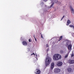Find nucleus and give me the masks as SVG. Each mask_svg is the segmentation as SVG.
I'll return each instance as SVG.
<instances>
[{
	"label": "nucleus",
	"instance_id": "nucleus-2",
	"mask_svg": "<svg viewBox=\"0 0 74 74\" xmlns=\"http://www.w3.org/2000/svg\"><path fill=\"white\" fill-rule=\"evenodd\" d=\"M45 61L46 66H48L50 64L51 62V58L47 57L46 58Z\"/></svg>",
	"mask_w": 74,
	"mask_h": 74
},
{
	"label": "nucleus",
	"instance_id": "nucleus-28",
	"mask_svg": "<svg viewBox=\"0 0 74 74\" xmlns=\"http://www.w3.org/2000/svg\"><path fill=\"white\" fill-rule=\"evenodd\" d=\"M46 47H48V44L46 45Z\"/></svg>",
	"mask_w": 74,
	"mask_h": 74
},
{
	"label": "nucleus",
	"instance_id": "nucleus-23",
	"mask_svg": "<svg viewBox=\"0 0 74 74\" xmlns=\"http://www.w3.org/2000/svg\"><path fill=\"white\" fill-rule=\"evenodd\" d=\"M64 18V16L62 17V18L61 20V21H62V19H63V18Z\"/></svg>",
	"mask_w": 74,
	"mask_h": 74
},
{
	"label": "nucleus",
	"instance_id": "nucleus-31",
	"mask_svg": "<svg viewBox=\"0 0 74 74\" xmlns=\"http://www.w3.org/2000/svg\"><path fill=\"white\" fill-rule=\"evenodd\" d=\"M35 55L36 56V57L37 56V54H35Z\"/></svg>",
	"mask_w": 74,
	"mask_h": 74
},
{
	"label": "nucleus",
	"instance_id": "nucleus-15",
	"mask_svg": "<svg viewBox=\"0 0 74 74\" xmlns=\"http://www.w3.org/2000/svg\"><path fill=\"white\" fill-rule=\"evenodd\" d=\"M69 45V42H68L66 43V47L68 46V45Z\"/></svg>",
	"mask_w": 74,
	"mask_h": 74
},
{
	"label": "nucleus",
	"instance_id": "nucleus-10",
	"mask_svg": "<svg viewBox=\"0 0 74 74\" xmlns=\"http://www.w3.org/2000/svg\"><path fill=\"white\" fill-rule=\"evenodd\" d=\"M69 63L70 64H73V63H74V60H69Z\"/></svg>",
	"mask_w": 74,
	"mask_h": 74
},
{
	"label": "nucleus",
	"instance_id": "nucleus-19",
	"mask_svg": "<svg viewBox=\"0 0 74 74\" xmlns=\"http://www.w3.org/2000/svg\"><path fill=\"white\" fill-rule=\"evenodd\" d=\"M68 57V55H66V56H65V58H67V57Z\"/></svg>",
	"mask_w": 74,
	"mask_h": 74
},
{
	"label": "nucleus",
	"instance_id": "nucleus-25",
	"mask_svg": "<svg viewBox=\"0 0 74 74\" xmlns=\"http://www.w3.org/2000/svg\"><path fill=\"white\" fill-rule=\"evenodd\" d=\"M73 56H74V55H73V54H72V55L71 56V58H73Z\"/></svg>",
	"mask_w": 74,
	"mask_h": 74
},
{
	"label": "nucleus",
	"instance_id": "nucleus-27",
	"mask_svg": "<svg viewBox=\"0 0 74 74\" xmlns=\"http://www.w3.org/2000/svg\"><path fill=\"white\" fill-rule=\"evenodd\" d=\"M30 40H31V39H29V42H31V41H30Z\"/></svg>",
	"mask_w": 74,
	"mask_h": 74
},
{
	"label": "nucleus",
	"instance_id": "nucleus-3",
	"mask_svg": "<svg viewBox=\"0 0 74 74\" xmlns=\"http://www.w3.org/2000/svg\"><path fill=\"white\" fill-rule=\"evenodd\" d=\"M60 70L58 68H56L54 70V72L55 73H59V72H60Z\"/></svg>",
	"mask_w": 74,
	"mask_h": 74
},
{
	"label": "nucleus",
	"instance_id": "nucleus-32",
	"mask_svg": "<svg viewBox=\"0 0 74 74\" xmlns=\"http://www.w3.org/2000/svg\"><path fill=\"white\" fill-rule=\"evenodd\" d=\"M34 37H35V35L34 36Z\"/></svg>",
	"mask_w": 74,
	"mask_h": 74
},
{
	"label": "nucleus",
	"instance_id": "nucleus-20",
	"mask_svg": "<svg viewBox=\"0 0 74 74\" xmlns=\"http://www.w3.org/2000/svg\"><path fill=\"white\" fill-rule=\"evenodd\" d=\"M41 38H43V36H42V34H41Z\"/></svg>",
	"mask_w": 74,
	"mask_h": 74
},
{
	"label": "nucleus",
	"instance_id": "nucleus-21",
	"mask_svg": "<svg viewBox=\"0 0 74 74\" xmlns=\"http://www.w3.org/2000/svg\"><path fill=\"white\" fill-rule=\"evenodd\" d=\"M34 55V56H35V54H34V53H33L32 54H31V55L32 56V55Z\"/></svg>",
	"mask_w": 74,
	"mask_h": 74
},
{
	"label": "nucleus",
	"instance_id": "nucleus-13",
	"mask_svg": "<svg viewBox=\"0 0 74 74\" xmlns=\"http://www.w3.org/2000/svg\"><path fill=\"white\" fill-rule=\"evenodd\" d=\"M55 2L56 4H58V0H56L55 1Z\"/></svg>",
	"mask_w": 74,
	"mask_h": 74
},
{
	"label": "nucleus",
	"instance_id": "nucleus-26",
	"mask_svg": "<svg viewBox=\"0 0 74 74\" xmlns=\"http://www.w3.org/2000/svg\"><path fill=\"white\" fill-rule=\"evenodd\" d=\"M27 50H28V52H29V48H28Z\"/></svg>",
	"mask_w": 74,
	"mask_h": 74
},
{
	"label": "nucleus",
	"instance_id": "nucleus-16",
	"mask_svg": "<svg viewBox=\"0 0 74 74\" xmlns=\"http://www.w3.org/2000/svg\"><path fill=\"white\" fill-rule=\"evenodd\" d=\"M60 53H64V51L63 50H60Z\"/></svg>",
	"mask_w": 74,
	"mask_h": 74
},
{
	"label": "nucleus",
	"instance_id": "nucleus-7",
	"mask_svg": "<svg viewBox=\"0 0 74 74\" xmlns=\"http://www.w3.org/2000/svg\"><path fill=\"white\" fill-rule=\"evenodd\" d=\"M54 63L52 62L51 64V70H52L53 69V67H54Z\"/></svg>",
	"mask_w": 74,
	"mask_h": 74
},
{
	"label": "nucleus",
	"instance_id": "nucleus-22",
	"mask_svg": "<svg viewBox=\"0 0 74 74\" xmlns=\"http://www.w3.org/2000/svg\"><path fill=\"white\" fill-rule=\"evenodd\" d=\"M58 4H61V2H60L58 1Z\"/></svg>",
	"mask_w": 74,
	"mask_h": 74
},
{
	"label": "nucleus",
	"instance_id": "nucleus-14",
	"mask_svg": "<svg viewBox=\"0 0 74 74\" xmlns=\"http://www.w3.org/2000/svg\"><path fill=\"white\" fill-rule=\"evenodd\" d=\"M53 5H54V3H53L49 7V8H51V7H52V6H53Z\"/></svg>",
	"mask_w": 74,
	"mask_h": 74
},
{
	"label": "nucleus",
	"instance_id": "nucleus-12",
	"mask_svg": "<svg viewBox=\"0 0 74 74\" xmlns=\"http://www.w3.org/2000/svg\"><path fill=\"white\" fill-rule=\"evenodd\" d=\"M67 23L66 25L67 26H68L71 23V21L69 20H68L67 21Z\"/></svg>",
	"mask_w": 74,
	"mask_h": 74
},
{
	"label": "nucleus",
	"instance_id": "nucleus-18",
	"mask_svg": "<svg viewBox=\"0 0 74 74\" xmlns=\"http://www.w3.org/2000/svg\"><path fill=\"white\" fill-rule=\"evenodd\" d=\"M62 37H63V36H60V40H62Z\"/></svg>",
	"mask_w": 74,
	"mask_h": 74
},
{
	"label": "nucleus",
	"instance_id": "nucleus-24",
	"mask_svg": "<svg viewBox=\"0 0 74 74\" xmlns=\"http://www.w3.org/2000/svg\"><path fill=\"white\" fill-rule=\"evenodd\" d=\"M35 40L36 41H37V39L36 38L34 37Z\"/></svg>",
	"mask_w": 74,
	"mask_h": 74
},
{
	"label": "nucleus",
	"instance_id": "nucleus-30",
	"mask_svg": "<svg viewBox=\"0 0 74 74\" xmlns=\"http://www.w3.org/2000/svg\"><path fill=\"white\" fill-rule=\"evenodd\" d=\"M49 49H47V50H46V51H47V52H48V50Z\"/></svg>",
	"mask_w": 74,
	"mask_h": 74
},
{
	"label": "nucleus",
	"instance_id": "nucleus-29",
	"mask_svg": "<svg viewBox=\"0 0 74 74\" xmlns=\"http://www.w3.org/2000/svg\"><path fill=\"white\" fill-rule=\"evenodd\" d=\"M44 1H47L48 0H43Z\"/></svg>",
	"mask_w": 74,
	"mask_h": 74
},
{
	"label": "nucleus",
	"instance_id": "nucleus-35",
	"mask_svg": "<svg viewBox=\"0 0 74 74\" xmlns=\"http://www.w3.org/2000/svg\"><path fill=\"white\" fill-rule=\"evenodd\" d=\"M40 34H41V33H40Z\"/></svg>",
	"mask_w": 74,
	"mask_h": 74
},
{
	"label": "nucleus",
	"instance_id": "nucleus-5",
	"mask_svg": "<svg viewBox=\"0 0 74 74\" xmlns=\"http://www.w3.org/2000/svg\"><path fill=\"white\" fill-rule=\"evenodd\" d=\"M67 47L68 50H71L72 49V45L71 44L68 45Z\"/></svg>",
	"mask_w": 74,
	"mask_h": 74
},
{
	"label": "nucleus",
	"instance_id": "nucleus-1",
	"mask_svg": "<svg viewBox=\"0 0 74 74\" xmlns=\"http://www.w3.org/2000/svg\"><path fill=\"white\" fill-rule=\"evenodd\" d=\"M62 58V57L60 54H55L53 56L54 60H58Z\"/></svg>",
	"mask_w": 74,
	"mask_h": 74
},
{
	"label": "nucleus",
	"instance_id": "nucleus-33",
	"mask_svg": "<svg viewBox=\"0 0 74 74\" xmlns=\"http://www.w3.org/2000/svg\"><path fill=\"white\" fill-rule=\"evenodd\" d=\"M42 5H43V3H42Z\"/></svg>",
	"mask_w": 74,
	"mask_h": 74
},
{
	"label": "nucleus",
	"instance_id": "nucleus-34",
	"mask_svg": "<svg viewBox=\"0 0 74 74\" xmlns=\"http://www.w3.org/2000/svg\"><path fill=\"white\" fill-rule=\"evenodd\" d=\"M36 58L37 60V57H36Z\"/></svg>",
	"mask_w": 74,
	"mask_h": 74
},
{
	"label": "nucleus",
	"instance_id": "nucleus-9",
	"mask_svg": "<svg viewBox=\"0 0 74 74\" xmlns=\"http://www.w3.org/2000/svg\"><path fill=\"white\" fill-rule=\"evenodd\" d=\"M70 8L71 9V13L72 14H74V10L73 8L71 7H70Z\"/></svg>",
	"mask_w": 74,
	"mask_h": 74
},
{
	"label": "nucleus",
	"instance_id": "nucleus-4",
	"mask_svg": "<svg viewBox=\"0 0 74 74\" xmlns=\"http://www.w3.org/2000/svg\"><path fill=\"white\" fill-rule=\"evenodd\" d=\"M63 64V63L62 62L59 61L57 63V66H59V67H60V66H62Z\"/></svg>",
	"mask_w": 74,
	"mask_h": 74
},
{
	"label": "nucleus",
	"instance_id": "nucleus-6",
	"mask_svg": "<svg viewBox=\"0 0 74 74\" xmlns=\"http://www.w3.org/2000/svg\"><path fill=\"white\" fill-rule=\"evenodd\" d=\"M40 71L38 69H36L35 72L36 74H39L40 73Z\"/></svg>",
	"mask_w": 74,
	"mask_h": 74
},
{
	"label": "nucleus",
	"instance_id": "nucleus-17",
	"mask_svg": "<svg viewBox=\"0 0 74 74\" xmlns=\"http://www.w3.org/2000/svg\"><path fill=\"white\" fill-rule=\"evenodd\" d=\"M70 27H73L74 26L73 25H71L69 26Z\"/></svg>",
	"mask_w": 74,
	"mask_h": 74
},
{
	"label": "nucleus",
	"instance_id": "nucleus-8",
	"mask_svg": "<svg viewBox=\"0 0 74 74\" xmlns=\"http://www.w3.org/2000/svg\"><path fill=\"white\" fill-rule=\"evenodd\" d=\"M22 44L24 45H25V46H26V45H27V42L26 41H24L22 42Z\"/></svg>",
	"mask_w": 74,
	"mask_h": 74
},
{
	"label": "nucleus",
	"instance_id": "nucleus-11",
	"mask_svg": "<svg viewBox=\"0 0 74 74\" xmlns=\"http://www.w3.org/2000/svg\"><path fill=\"white\" fill-rule=\"evenodd\" d=\"M67 70L68 72H71L72 71V69L70 68H69L67 69Z\"/></svg>",
	"mask_w": 74,
	"mask_h": 74
}]
</instances>
